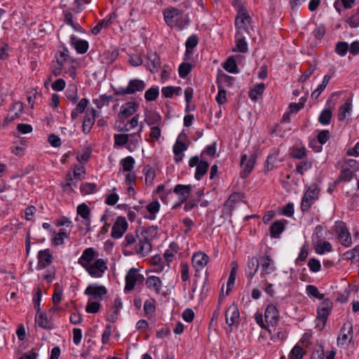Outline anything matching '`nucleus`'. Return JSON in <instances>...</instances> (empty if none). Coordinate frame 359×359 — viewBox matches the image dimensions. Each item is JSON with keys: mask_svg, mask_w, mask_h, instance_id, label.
I'll use <instances>...</instances> for the list:
<instances>
[{"mask_svg": "<svg viewBox=\"0 0 359 359\" xmlns=\"http://www.w3.org/2000/svg\"><path fill=\"white\" fill-rule=\"evenodd\" d=\"M84 294L92 296L93 298L102 300L104 295L107 294V288L103 285L90 284L85 290Z\"/></svg>", "mask_w": 359, "mask_h": 359, "instance_id": "obj_10", "label": "nucleus"}, {"mask_svg": "<svg viewBox=\"0 0 359 359\" xmlns=\"http://www.w3.org/2000/svg\"><path fill=\"white\" fill-rule=\"evenodd\" d=\"M70 43L79 54L86 53L89 47V44L87 41L78 39L74 34L70 36Z\"/></svg>", "mask_w": 359, "mask_h": 359, "instance_id": "obj_17", "label": "nucleus"}, {"mask_svg": "<svg viewBox=\"0 0 359 359\" xmlns=\"http://www.w3.org/2000/svg\"><path fill=\"white\" fill-rule=\"evenodd\" d=\"M91 266L98 269L100 272H101L102 274L104 273L106 270H107V262L104 261L103 259H97L95 261V262L91 264Z\"/></svg>", "mask_w": 359, "mask_h": 359, "instance_id": "obj_62", "label": "nucleus"}, {"mask_svg": "<svg viewBox=\"0 0 359 359\" xmlns=\"http://www.w3.org/2000/svg\"><path fill=\"white\" fill-rule=\"evenodd\" d=\"M256 158V155H252L251 157L248 160L243 173L241 174L242 177H247L251 172L255 166Z\"/></svg>", "mask_w": 359, "mask_h": 359, "instance_id": "obj_47", "label": "nucleus"}, {"mask_svg": "<svg viewBox=\"0 0 359 359\" xmlns=\"http://www.w3.org/2000/svg\"><path fill=\"white\" fill-rule=\"evenodd\" d=\"M110 26V22L107 21L106 19L101 20L92 29L91 32L94 35H97L102 28H108Z\"/></svg>", "mask_w": 359, "mask_h": 359, "instance_id": "obj_54", "label": "nucleus"}, {"mask_svg": "<svg viewBox=\"0 0 359 359\" xmlns=\"http://www.w3.org/2000/svg\"><path fill=\"white\" fill-rule=\"evenodd\" d=\"M122 308V302L120 297H116L114 299V306H113V312L111 313L107 320L111 321V323H115L117 320V316L118 313V310Z\"/></svg>", "mask_w": 359, "mask_h": 359, "instance_id": "obj_36", "label": "nucleus"}, {"mask_svg": "<svg viewBox=\"0 0 359 359\" xmlns=\"http://www.w3.org/2000/svg\"><path fill=\"white\" fill-rule=\"evenodd\" d=\"M144 121L149 126H159L161 122V116L156 111H147L145 112Z\"/></svg>", "mask_w": 359, "mask_h": 359, "instance_id": "obj_24", "label": "nucleus"}, {"mask_svg": "<svg viewBox=\"0 0 359 359\" xmlns=\"http://www.w3.org/2000/svg\"><path fill=\"white\" fill-rule=\"evenodd\" d=\"M286 221L277 220L271 224L270 226V236L273 238H279L285 229Z\"/></svg>", "mask_w": 359, "mask_h": 359, "instance_id": "obj_23", "label": "nucleus"}, {"mask_svg": "<svg viewBox=\"0 0 359 359\" xmlns=\"http://www.w3.org/2000/svg\"><path fill=\"white\" fill-rule=\"evenodd\" d=\"M159 95L158 87H151L149 88L144 93V97L147 101L151 102L156 100Z\"/></svg>", "mask_w": 359, "mask_h": 359, "instance_id": "obj_49", "label": "nucleus"}, {"mask_svg": "<svg viewBox=\"0 0 359 359\" xmlns=\"http://www.w3.org/2000/svg\"><path fill=\"white\" fill-rule=\"evenodd\" d=\"M223 67L229 73L236 74L238 72L237 64L233 57H230L226 60Z\"/></svg>", "mask_w": 359, "mask_h": 359, "instance_id": "obj_41", "label": "nucleus"}, {"mask_svg": "<svg viewBox=\"0 0 359 359\" xmlns=\"http://www.w3.org/2000/svg\"><path fill=\"white\" fill-rule=\"evenodd\" d=\"M113 99L112 95H102L99 98L93 99V102L98 109H101L105 105L108 106Z\"/></svg>", "mask_w": 359, "mask_h": 359, "instance_id": "obj_38", "label": "nucleus"}, {"mask_svg": "<svg viewBox=\"0 0 359 359\" xmlns=\"http://www.w3.org/2000/svg\"><path fill=\"white\" fill-rule=\"evenodd\" d=\"M332 250V245L328 241H318L316 245V252L319 255H322L325 252H331Z\"/></svg>", "mask_w": 359, "mask_h": 359, "instance_id": "obj_42", "label": "nucleus"}, {"mask_svg": "<svg viewBox=\"0 0 359 359\" xmlns=\"http://www.w3.org/2000/svg\"><path fill=\"white\" fill-rule=\"evenodd\" d=\"M209 260V257L202 252H198L194 254L191 261L192 265L196 269V271H199L205 267Z\"/></svg>", "mask_w": 359, "mask_h": 359, "instance_id": "obj_15", "label": "nucleus"}, {"mask_svg": "<svg viewBox=\"0 0 359 359\" xmlns=\"http://www.w3.org/2000/svg\"><path fill=\"white\" fill-rule=\"evenodd\" d=\"M145 83L140 79H132L126 88H113L114 95L121 96L142 92L145 88Z\"/></svg>", "mask_w": 359, "mask_h": 359, "instance_id": "obj_3", "label": "nucleus"}, {"mask_svg": "<svg viewBox=\"0 0 359 359\" xmlns=\"http://www.w3.org/2000/svg\"><path fill=\"white\" fill-rule=\"evenodd\" d=\"M65 179L67 182L62 184V190L67 194H71L74 191L73 187H76L77 184L73 182V177L71 172H68L66 174Z\"/></svg>", "mask_w": 359, "mask_h": 359, "instance_id": "obj_35", "label": "nucleus"}, {"mask_svg": "<svg viewBox=\"0 0 359 359\" xmlns=\"http://www.w3.org/2000/svg\"><path fill=\"white\" fill-rule=\"evenodd\" d=\"M128 224L125 217H118L114 223L111 229V236L113 238L117 239L123 236L128 229Z\"/></svg>", "mask_w": 359, "mask_h": 359, "instance_id": "obj_6", "label": "nucleus"}, {"mask_svg": "<svg viewBox=\"0 0 359 359\" xmlns=\"http://www.w3.org/2000/svg\"><path fill=\"white\" fill-rule=\"evenodd\" d=\"M346 22L352 28L359 27V8L357 10L355 13L347 19Z\"/></svg>", "mask_w": 359, "mask_h": 359, "instance_id": "obj_64", "label": "nucleus"}, {"mask_svg": "<svg viewBox=\"0 0 359 359\" xmlns=\"http://www.w3.org/2000/svg\"><path fill=\"white\" fill-rule=\"evenodd\" d=\"M332 308V302L330 299H325L318 306L317 309V320L322 323L320 328H324L327 323V317Z\"/></svg>", "mask_w": 359, "mask_h": 359, "instance_id": "obj_5", "label": "nucleus"}, {"mask_svg": "<svg viewBox=\"0 0 359 359\" xmlns=\"http://www.w3.org/2000/svg\"><path fill=\"white\" fill-rule=\"evenodd\" d=\"M160 203L157 200L153 201L146 206V209L149 213V215H144L145 219L154 220L156 218V214L160 210Z\"/></svg>", "mask_w": 359, "mask_h": 359, "instance_id": "obj_25", "label": "nucleus"}, {"mask_svg": "<svg viewBox=\"0 0 359 359\" xmlns=\"http://www.w3.org/2000/svg\"><path fill=\"white\" fill-rule=\"evenodd\" d=\"M100 304L98 302H91V299L88 300L86 311L89 313H96L100 309Z\"/></svg>", "mask_w": 359, "mask_h": 359, "instance_id": "obj_56", "label": "nucleus"}, {"mask_svg": "<svg viewBox=\"0 0 359 359\" xmlns=\"http://www.w3.org/2000/svg\"><path fill=\"white\" fill-rule=\"evenodd\" d=\"M235 79L224 73L218 74L217 78V86L231 87L234 83Z\"/></svg>", "mask_w": 359, "mask_h": 359, "instance_id": "obj_29", "label": "nucleus"}, {"mask_svg": "<svg viewBox=\"0 0 359 359\" xmlns=\"http://www.w3.org/2000/svg\"><path fill=\"white\" fill-rule=\"evenodd\" d=\"M69 236V233H67L65 229H60L57 233H55L53 238V243L55 245H61L64 244V239Z\"/></svg>", "mask_w": 359, "mask_h": 359, "instance_id": "obj_46", "label": "nucleus"}, {"mask_svg": "<svg viewBox=\"0 0 359 359\" xmlns=\"http://www.w3.org/2000/svg\"><path fill=\"white\" fill-rule=\"evenodd\" d=\"M332 116V113L330 109H323L319 117H318V121L322 125H328L330 123V121Z\"/></svg>", "mask_w": 359, "mask_h": 359, "instance_id": "obj_44", "label": "nucleus"}, {"mask_svg": "<svg viewBox=\"0 0 359 359\" xmlns=\"http://www.w3.org/2000/svg\"><path fill=\"white\" fill-rule=\"evenodd\" d=\"M304 354L303 348L299 345H295L291 350L289 358L290 359H302Z\"/></svg>", "mask_w": 359, "mask_h": 359, "instance_id": "obj_48", "label": "nucleus"}, {"mask_svg": "<svg viewBox=\"0 0 359 359\" xmlns=\"http://www.w3.org/2000/svg\"><path fill=\"white\" fill-rule=\"evenodd\" d=\"M139 104L136 102H128L123 104L120 111L118 113V117L121 123H124L125 120L134 114L138 109Z\"/></svg>", "mask_w": 359, "mask_h": 359, "instance_id": "obj_7", "label": "nucleus"}, {"mask_svg": "<svg viewBox=\"0 0 359 359\" xmlns=\"http://www.w3.org/2000/svg\"><path fill=\"white\" fill-rule=\"evenodd\" d=\"M38 268L44 269L53 263V257L49 249L40 250L38 253Z\"/></svg>", "mask_w": 359, "mask_h": 359, "instance_id": "obj_16", "label": "nucleus"}, {"mask_svg": "<svg viewBox=\"0 0 359 359\" xmlns=\"http://www.w3.org/2000/svg\"><path fill=\"white\" fill-rule=\"evenodd\" d=\"M144 276L138 273L137 269L135 268L130 269L126 276L125 290L131 291L134 289L137 281H143Z\"/></svg>", "mask_w": 359, "mask_h": 359, "instance_id": "obj_9", "label": "nucleus"}, {"mask_svg": "<svg viewBox=\"0 0 359 359\" xmlns=\"http://www.w3.org/2000/svg\"><path fill=\"white\" fill-rule=\"evenodd\" d=\"M355 176V172L348 168L343 169L341 171L339 180L350 182Z\"/></svg>", "mask_w": 359, "mask_h": 359, "instance_id": "obj_58", "label": "nucleus"}, {"mask_svg": "<svg viewBox=\"0 0 359 359\" xmlns=\"http://www.w3.org/2000/svg\"><path fill=\"white\" fill-rule=\"evenodd\" d=\"M352 104L350 102H346L339 109L338 119L341 121L346 117V114L351 111Z\"/></svg>", "mask_w": 359, "mask_h": 359, "instance_id": "obj_43", "label": "nucleus"}, {"mask_svg": "<svg viewBox=\"0 0 359 359\" xmlns=\"http://www.w3.org/2000/svg\"><path fill=\"white\" fill-rule=\"evenodd\" d=\"M236 49H234V51L236 50L241 53H246L248 51V44L241 31H238L236 34Z\"/></svg>", "mask_w": 359, "mask_h": 359, "instance_id": "obj_30", "label": "nucleus"}, {"mask_svg": "<svg viewBox=\"0 0 359 359\" xmlns=\"http://www.w3.org/2000/svg\"><path fill=\"white\" fill-rule=\"evenodd\" d=\"M250 16L246 13H240L239 16H237L235 20L236 26L241 30L243 29L244 31H247L246 29V24L250 21Z\"/></svg>", "mask_w": 359, "mask_h": 359, "instance_id": "obj_34", "label": "nucleus"}, {"mask_svg": "<svg viewBox=\"0 0 359 359\" xmlns=\"http://www.w3.org/2000/svg\"><path fill=\"white\" fill-rule=\"evenodd\" d=\"M97 256L98 252L93 248H88L83 250L78 264L83 268L87 267L91 265V262Z\"/></svg>", "mask_w": 359, "mask_h": 359, "instance_id": "obj_11", "label": "nucleus"}, {"mask_svg": "<svg viewBox=\"0 0 359 359\" xmlns=\"http://www.w3.org/2000/svg\"><path fill=\"white\" fill-rule=\"evenodd\" d=\"M35 321L40 327L45 330H51L53 328V323L48 319L47 315L45 313L36 314Z\"/></svg>", "mask_w": 359, "mask_h": 359, "instance_id": "obj_27", "label": "nucleus"}, {"mask_svg": "<svg viewBox=\"0 0 359 359\" xmlns=\"http://www.w3.org/2000/svg\"><path fill=\"white\" fill-rule=\"evenodd\" d=\"M181 278L185 282L189 278V266L187 262H182L180 264Z\"/></svg>", "mask_w": 359, "mask_h": 359, "instance_id": "obj_63", "label": "nucleus"}, {"mask_svg": "<svg viewBox=\"0 0 359 359\" xmlns=\"http://www.w3.org/2000/svg\"><path fill=\"white\" fill-rule=\"evenodd\" d=\"M88 104V100L86 98H82L79 102L77 104L76 108L72 110L71 113V116L73 120L76 119L79 114L83 113L87 105Z\"/></svg>", "mask_w": 359, "mask_h": 359, "instance_id": "obj_33", "label": "nucleus"}, {"mask_svg": "<svg viewBox=\"0 0 359 359\" xmlns=\"http://www.w3.org/2000/svg\"><path fill=\"white\" fill-rule=\"evenodd\" d=\"M187 147L188 146L185 143L177 140L173 146V153L175 155L182 154L187 149Z\"/></svg>", "mask_w": 359, "mask_h": 359, "instance_id": "obj_59", "label": "nucleus"}, {"mask_svg": "<svg viewBox=\"0 0 359 359\" xmlns=\"http://www.w3.org/2000/svg\"><path fill=\"white\" fill-rule=\"evenodd\" d=\"M146 285L148 288L153 289L156 293L159 294L161 290L162 282L158 277L151 276L147 278Z\"/></svg>", "mask_w": 359, "mask_h": 359, "instance_id": "obj_26", "label": "nucleus"}, {"mask_svg": "<svg viewBox=\"0 0 359 359\" xmlns=\"http://www.w3.org/2000/svg\"><path fill=\"white\" fill-rule=\"evenodd\" d=\"M97 186L94 183L84 182L80 186V191L83 195H87L93 194Z\"/></svg>", "mask_w": 359, "mask_h": 359, "instance_id": "obj_51", "label": "nucleus"}, {"mask_svg": "<svg viewBox=\"0 0 359 359\" xmlns=\"http://www.w3.org/2000/svg\"><path fill=\"white\" fill-rule=\"evenodd\" d=\"M147 60H150L151 62V66L149 67V71L151 73H155L158 72L159 69L161 68V58L157 54L156 52H154L152 54L147 55Z\"/></svg>", "mask_w": 359, "mask_h": 359, "instance_id": "obj_28", "label": "nucleus"}, {"mask_svg": "<svg viewBox=\"0 0 359 359\" xmlns=\"http://www.w3.org/2000/svg\"><path fill=\"white\" fill-rule=\"evenodd\" d=\"M291 156L294 158L303 159L306 156V149L305 147L293 148L291 151Z\"/></svg>", "mask_w": 359, "mask_h": 359, "instance_id": "obj_60", "label": "nucleus"}, {"mask_svg": "<svg viewBox=\"0 0 359 359\" xmlns=\"http://www.w3.org/2000/svg\"><path fill=\"white\" fill-rule=\"evenodd\" d=\"M334 229L340 243L344 247H349L352 243V239L346 224L342 221H337Z\"/></svg>", "mask_w": 359, "mask_h": 359, "instance_id": "obj_4", "label": "nucleus"}, {"mask_svg": "<svg viewBox=\"0 0 359 359\" xmlns=\"http://www.w3.org/2000/svg\"><path fill=\"white\" fill-rule=\"evenodd\" d=\"M353 334V325L351 322L345 323L340 330V334L337 338V344L344 345L346 343L348 335Z\"/></svg>", "mask_w": 359, "mask_h": 359, "instance_id": "obj_20", "label": "nucleus"}, {"mask_svg": "<svg viewBox=\"0 0 359 359\" xmlns=\"http://www.w3.org/2000/svg\"><path fill=\"white\" fill-rule=\"evenodd\" d=\"M209 168V163L206 161L201 160L200 163L196 166L195 178L197 180H201L205 175Z\"/></svg>", "mask_w": 359, "mask_h": 359, "instance_id": "obj_32", "label": "nucleus"}, {"mask_svg": "<svg viewBox=\"0 0 359 359\" xmlns=\"http://www.w3.org/2000/svg\"><path fill=\"white\" fill-rule=\"evenodd\" d=\"M191 65L189 63L184 62L181 64L178 69L179 76L181 78L186 77L191 72Z\"/></svg>", "mask_w": 359, "mask_h": 359, "instance_id": "obj_61", "label": "nucleus"}, {"mask_svg": "<svg viewBox=\"0 0 359 359\" xmlns=\"http://www.w3.org/2000/svg\"><path fill=\"white\" fill-rule=\"evenodd\" d=\"M348 43L345 41H339L336 44L335 51L340 55L344 56L348 50Z\"/></svg>", "mask_w": 359, "mask_h": 359, "instance_id": "obj_57", "label": "nucleus"}, {"mask_svg": "<svg viewBox=\"0 0 359 359\" xmlns=\"http://www.w3.org/2000/svg\"><path fill=\"white\" fill-rule=\"evenodd\" d=\"M306 293L309 296H312L313 297H316L318 299H324V294L319 292L318 288L313 285H309L306 287Z\"/></svg>", "mask_w": 359, "mask_h": 359, "instance_id": "obj_52", "label": "nucleus"}, {"mask_svg": "<svg viewBox=\"0 0 359 359\" xmlns=\"http://www.w3.org/2000/svg\"><path fill=\"white\" fill-rule=\"evenodd\" d=\"M198 43V37L196 34L191 35L187 40L186 46V54L192 53L193 49L197 46Z\"/></svg>", "mask_w": 359, "mask_h": 359, "instance_id": "obj_40", "label": "nucleus"}, {"mask_svg": "<svg viewBox=\"0 0 359 359\" xmlns=\"http://www.w3.org/2000/svg\"><path fill=\"white\" fill-rule=\"evenodd\" d=\"M135 159L132 156H127L121 161V164L123 167V170L126 172H130L134 168Z\"/></svg>", "mask_w": 359, "mask_h": 359, "instance_id": "obj_45", "label": "nucleus"}, {"mask_svg": "<svg viewBox=\"0 0 359 359\" xmlns=\"http://www.w3.org/2000/svg\"><path fill=\"white\" fill-rule=\"evenodd\" d=\"M266 321L271 325L277 324L279 318V312L273 304L268 305L264 313Z\"/></svg>", "mask_w": 359, "mask_h": 359, "instance_id": "obj_18", "label": "nucleus"}, {"mask_svg": "<svg viewBox=\"0 0 359 359\" xmlns=\"http://www.w3.org/2000/svg\"><path fill=\"white\" fill-rule=\"evenodd\" d=\"M319 193L320 189L317 184H312L308 187L301 203V210L302 212H304L309 210L311 205L318 199Z\"/></svg>", "mask_w": 359, "mask_h": 359, "instance_id": "obj_2", "label": "nucleus"}, {"mask_svg": "<svg viewBox=\"0 0 359 359\" xmlns=\"http://www.w3.org/2000/svg\"><path fill=\"white\" fill-rule=\"evenodd\" d=\"M240 313L236 304H233L226 311L225 320L229 327L238 323Z\"/></svg>", "mask_w": 359, "mask_h": 359, "instance_id": "obj_13", "label": "nucleus"}, {"mask_svg": "<svg viewBox=\"0 0 359 359\" xmlns=\"http://www.w3.org/2000/svg\"><path fill=\"white\" fill-rule=\"evenodd\" d=\"M114 147H123L128 142L129 135L128 134H115Z\"/></svg>", "mask_w": 359, "mask_h": 359, "instance_id": "obj_50", "label": "nucleus"}, {"mask_svg": "<svg viewBox=\"0 0 359 359\" xmlns=\"http://www.w3.org/2000/svg\"><path fill=\"white\" fill-rule=\"evenodd\" d=\"M162 95L165 97H172L175 94L180 95L182 94V88L180 86H166L163 87L161 90Z\"/></svg>", "mask_w": 359, "mask_h": 359, "instance_id": "obj_37", "label": "nucleus"}, {"mask_svg": "<svg viewBox=\"0 0 359 359\" xmlns=\"http://www.w3.org/2000/svg\"><path fill=\"white\" fill-rule=\"evenodd\" d=\"M192 191V186L190 184L184 185V184H177L173 189H172V192L175 193L178 196V199H181V203H184L189 198L191 193Z\"/></svg>", "mask_w": 359, "mask_h": 359, "instance_id": "obj_14", "label": "nucleus"}, {"mask_svg": "<svg viewBox=\"0 0 359 359\" xmlns=\"http://www.w3.org/2000/svg\"><path fill=\"white\" fill-rule=\"evenodd\" d=\"M158 233L157 226H151L143 229L139 236V242L135 245V252L142 257H145L152 250L151 241Z\"/></svg>", "mask_w": 359, "mask_h": 359, "instance_id": "obj_1", "label": "nucleus"}, {"mask_svg": "<svg viewBox=\"0 0 359 359\" xmlns=\"http://www.w3.org/2000/svg\"><path fill=\"white\" fill-rule=\"evenodd\" d=\"M76 211L77 214L86 221V226H89L90 224V210L88 206L85 203H81L78 205Z\"/></svg>", "mask_w": 359, "mask_h": 359, "instance_id": "obj_31", "label": "nucleus"}, {"mask_svg": "<svg viewBox=\"0 0 359 359\" xmlns=\"http://www.w3.org/2000/svg\"><path fill=\"white\" fill-rule=\"evenodd\" d=\"M312 167V163L309 161H303L299 163L296 166V171L303 175L304 172Z\"/></svg>", "mask_w": 359, "mask_h": 359, "instance_id": "obj_53", "label": "nucleus"}, {"mask_svg": "<svg viewBox=\"0 0 359 359\" xmlns=\"http://www.w3.org/2000/svg\"><path fill=\"white\" fill-rule=\"evenodd\" d=\"M154 300H146L144 304V311L147 316H152L155 311L156 307L154 303Z\"/></svg>", "mask_w": 359, "mask_h": 359, "instance_id": "obj_55", "label": "nucleus"}, {"mask_svg": "<svg viewBox=\"0 0 359 359\" xmlns=\"http://www.w3.org/2000/svg\"><path fill=\"white\" fill-rule=\"evenodd\" d=\"M265 84L264 83H260L250 90L249 97L251 100H256L259 95H262L263 94Z\"/></svg>", "mask_w": 359, "mask_h": 359, "instance_id": "obj_39", "label": "nucleus"}, {"mask_svg": "<svg viewBox=\"0 0 359 359\" xmlns=\"http://www.w3.org/2000/svg\"><path fill=\"white\" fill-rule=\"evenodd\" d=\"M164 20L169 27H174L175 20L182 17V12L180 9L172 7L163 12Z\"/></svg>", "mask_w": 359, "mask_h": 359, "instance_id": "obj_12", "label": "nucleus"}, {"mask_svg": "<svg viewBox=\"0 0 359 359\" xmlns=\"http://www.w3.org/2000/svg\"><path fill=\"white\" fill-rule=\"evenodd\" d=\"M260 264L262 273L269 274L276 270L273 260L266 253L260 257Z\"/></svg>", "mask_w": 359, "mask_h": 359, "instance_id": "obj_19", "label": "nucleus"}, {"mask_svg": "<svg viewBox=\"0 0 359 359\" xmlns=\"http://www.w3.org/2000/svg\"><path fill=\"white\" fill-rule=\"evenodd\" d=\"M13 109H17V111L12 115L8 114L6 116L3 123L4 127L7 126L11 122L20 117L22 113L23 104L20 102H15L13 104Z\"/></svg>", "mask_w": 359, "mask_h": 359, "instance_id": "obj_22", "label": "nucleus"}, {"mask_svg": "<svg viewBox=\"0 0 359 359\" xmlns=\"http://www.w3.org/2000/svg\"><path fill=\"white\" fill-rule=\"evenodd\" d=\"M259 266V260L252 257L248 259L247 266L245 269V275L249 279H252L258 271Z\"/></svg>", "mask_w": 359, "mask_h": 359, "instance_id": "obj_21", "label": "nucleus"}, {"mask_svg": "<svg viewBox=\"0 0 359 359\" xmlns=\"http://www.w3.org/2000/svg\"><path fill=\"white\" fill-rule=\"evenodd\" d=\"M99 114L100 113L93 108L88 109L86 111L82 125L83 133L88 134L90 132L95 123V118L99 116Z\"/></svg>", "mask_w": 359, "mask_h": 359, "instance_id": "obj_8", "label": "nucleus"}]
</instances>
